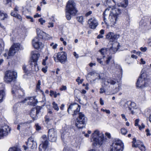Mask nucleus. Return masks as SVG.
I'll return each instance as SVG.
<instances>
[{
	"mask_svg": "<svg viewBox=\"0 0 151 151\" xmlns=\"http://www.w3.org/2000/svg\"><path fill=\"white\" fill-rule=\"evenodd\" d=\"M76 6L74 1L70 0L68 1L66 9V17L68 20L71 19V15L74 16L77 12Z\"/></svg>",
	"mask_w": 151,
	"mask_h": 151,
	"instance_id": "1",
	"label": "nucleus"
},
{
	"mask_svg": "<svg viewBox=\"0 0 151 151\" xmlns=\"http://www.w3.org/2000/svg\"><path fill=\"white\" fill-rule=\"evenodd\" d=\"M92 136L93 139L94 144L95 145L101 146L105 143L106 140L104 134L97 130L94 131Z\"/></svg>",
	"mask_w": 151,
	"mask_h": 151,
	"instance_id": "2",
	"label": "nucleus"
},
{
	"mask_svg": "<svg viewBox=\"0 0 151 151\" xmlns=\"http://www.w3.org/2000/svg\"><path fill=\"white\" fill-rule=\"evenodd\" d=\"M17 77V73L14 71L8 70L6 72L4 80L7 83L15 81Z\"/></svg>",
	"mask_w": 151,
	"mask_h": 151,
	"instance_id": "3",
	"label": "nucleus"
},
{
	"mask_svg": "<svg viewBox=\"0 0 151 151\" xmlns=\"http://www.w3.org/2000/svg\"><path fill=\"white\" fill-rule=\"evenodd\" d=\"M78 114V117L76 119V125L78 128L81 129L84 127V125L87 121V119L82 113H79Z\"/></svg>",
	"mask_w": 151,
	"mask_h": 151,
	"instance_id": "4",
	"label": "nucleus"
},
{
	"mask_svg": "<svg viewBox=\"0 0 151 151\" xmlns=\"http://www.w3.org/2000/svg\"><path fill=\"white\" fill-rule=\"evenodd\" d=\"M66 53L63 51L58 52L54 55L53 58L56 62L59 61L62 64H64L67 60Z\"/></svg>",
	"mask_w": 151,
	"mask_h": 151,
	"instance_id": "5",
	"label": "nucleus"
},
{
	"mask_svg": "<svg viewBox=\"0 0 151 151\" xmlns=\"http://www.w3.org/2000/svg\"><path fill=\"white\" fill-rule=\"evenodd\" d=\"M80 106L76 103L71 104L68 109V112L73 116L78 114L80 110Z\"/></svg>",
	"mask_w": 151,
	"mask_h": 151,
	"instance_id": "6",
	"label": "nucleus"
},
{
	"mask_svg": "<svg viewBox=\"0 0 151 151\" xmlns=\"http://www.w3.org/2000/svg\"><path fill=\"white\" fill-rule=\"evenodd\" d=\"M123 146L121 140L117 139L114 141L111 145L110 151H122Z\"/></svg>",
	"mask_w": 151,
	"mask_h": 151,
	"instance_id": "7",
	"label": "nucleus"
},
{
	"mask_svg": "<svg viewBox=\"0 0 151 151\" xmlns=\"http://www.w3.org/2000/svg\"><path fill=\"white\" fill-rule=\"evenodd\" d=\"M143 75V74H142L137 80L136 85L137 87L142 88L148 86L147 79L144 77Z\"/></svg>",
	"mask_w": 151,
	"mask_h": 151,
	"instance_id": "8",
	"label": "nucleus"
},
{
	"mask_svg": "<svg viewBox=\"0 0 151 151\" xmlns=\"http://www.w3.org/2000/svg\"><path fill=\"white\" fill-rule=\"evenodd\" d=\"M29 67L30 68L27 69L26 68V66H23L22 68L24 72L28 73L30 71H37L39 70L38 67L36 62H31L30 63Z\"/></svg>",
	"mask_w": 151,
	"mask_h": 151,
	"instance_id": "9",
	"label": "nucleus"
},
{
	"mask_svg": "<svg viewBox=\"0 0 151 151\" xmlns=\"http://www.w3.org/2000/svg\"><path fill=\"white\" fill-rule=\"evenodd\" d=\"M20 49V45L18 43L12 45L10 48L8 54V56L7 58H9V57L13 56L14 54Z\"/></svg>",
	"mask_w": 151,
	"mask_h": 151,
	"instance_id": "10",
	"label": "nucleus"
},
{
	"mask_svg": "<svg viewBox=\"0 0 151 151\" xmlns=\"http://www.w3.org/2000/svg\"><path fill=\"white\" fill-rule=\"evenodd\" d=\"M12 93L13 94H15L17 96H18L19 98L22 97L24 94L23 89H20V86L19 85L18 86L16 85H14L13 86Z\"/></svg>",
	"mask_w": 151,
	"mask_h": 151,
	"instance_id": "11",
	"label": "nucleus"
},
{
	"mask_svg": "<svg viewBox=\"0 0 151 151\" xmlns=\"http://www.w3.org/2000/svg\"><path fill=\"white\" fill-rule=\"evenodd\" d=\"M41 107L40 106H37L36 108H34L32 109L30 112V116L33 120L37 119V115L40 112Z\"/></svg>",
	"mask_w": 151,
	"mask_h": 151,
	"instance_id": "12",
	"label": "nucleus"
},
{
	"mask_svg": "<svg viewBox=\"0 0 151 151\" xmlns=\"http://www.w3.org/2000/svg\"><path fill=\"white\" fill-rule=\"evenodd\" d=\"M48 138L51 142H55L57 139V133L54 129H49L48 131Z\"/></svg>",
	"mask_w": 151,
	"mask_h": 151,
	"instance_id": "13",
	"label": "nucleus"
},
{
	"mask_svg": "<svg viewBox=\"0 0 151 151\" xmlns=\"http://www.w3.org/2000/svg\"><path fill=\"white\" fill-rule=\"evenodd\" d=\"M42 139L43 140L42 141V144H40L39 145V150L40 151H45L47 147L48 141L45 135L43 136Z\"/></svg>",
	"mask_w": 151,
	"mask_h": 151,
	"instance_id": "14",
	"label": "nucleus"
},
{
	"mask_svg": "<svg viewBox=\"0 0 151 151\" xmlns=\"http://www.w3.org/2000/svg\"><path fill=\"white\" fill-rule=\"evenodd\" d=\"M10 129L7 125H5L0 127V139L6 136L9 133Z\"/></svg>",
	"mask_w": 151,
	"mask_h": 151,
	"instance_id": "15",
	"label": "nucleus"
},
{
	"mask_svg": "<svg viewBox=\"0 0 151 151\" xmlns=\"http://www.w3.org/2000/svg\"><path fill=\"white\" fill-rule=\"evenodd\" d=\"M32 44L33 47L36 49H41L43 46V44L40 41L38 37H35L32 40Z\"/></svg>",
	"mask_w": 151,
	"mask_h": 151,
	"instance_id": "16",
	"label": "nucleus"
},
{
	"mask_svg": "<svg viewBox=\"0 0 151 151\" xmlns=\"http://www.w3.org/2000/svg\"><path fill=\"white\" fill-rule=\"evenodd\" d=\"M27 145L29 148L34 149L37 147V144L36 141L33 138L30 137L29 138L27 142Z\"/></svg>",
	"mask_w": 151,
	"mask_h": 151,
	"instance_id": "17",
	"label": "nucleus"
},
{
	"mask_svg": "<svg viewBox=\"0 0 151 151\" xmlns=\"http://www.w3.org/2000/svg\"><path fill=\"white\" fill-rule=\"evenodd\" d=\"M37 34L40 38L45 39H49L51 38V36L48 34L40 30L39 28L36 29Z\"/></svg>",
	"mask_w": 151,
	"mask_h": 151,
	"instance_id": "18",
	"label": "nucleus"
},
{
	"mask_svg": "<svg viewBox=\"0 0 151 151\" xmlns=\"http://www.w3.org/2000/svg\"><path fill=\"white\" fill-rule=\"evenodd\" d=\"M89 27L91 29H95L98 24L97 20L94 18H90L88 21Z\"/></svg>",
	"mask_w": 151,
	"mask_h": 151,
	"instance_id": "19",
	"label": "nucleus"
},
{
	"mask_svg": "<svg viewBox=\"0 0 151 151\" xmlns=\"http://www.w3.org/2000/svg\"><path fill=\"white\" fill-rule=\"evenodd\" d=\"M119 35L115 34L113 32H109L106 35V38L109 39L111 41H114L119 38Z\"/></svg>",
	"mask_w": 151,
	"mask_h": 151,
	"instance_id": "20",
	"label": "nucleus"
},
{
	"mask_svg": "<svg viewBox=\"0 0 151 151\" xmlns=\"http://www.w3.org/2000/svg\"><path fill=\"white\" fill-rule=\"evenodd\" d=\"M126 104H129L128 106L129 109L131 111V114H133L134 113V110L137 108L136 104L134 102H127Z\"/></svg>",
	"mask_w": 151,
	"mask_h": 151,
	"instance_id": "21",
	"label": "nucleus"
},
{
	"mask_svg": "<svg viewBox=\"0 0 151 151\" xmlns=\"http://www.w3.org/2000/svg\"><path fill=\"white\" fill-rule=\"evenodd\" d=\"M147 26V20L145 17H143L139 22V27L141 29H144Z\"/></svg>",
	"mask_w": 151,
	"mask_h": 151,
	"instance_id": "22",
	"label": "nucleus"
},
{
	"mask_svg": "<svg viewBox=\"0 0 151 151\" xmlns=\"http://www.w3.org/2000/svg\"><path fill=\"white\" fill-rule=\"evenodd\" d=\"M113 7V8H112L110 14L113 16L117 17V16L121 13V10L114 7Z\"/></svg>",
	"mask_w": 151,
	"mask_h": 151,
	"instance_id": "23",
	"label": "nucleus"
},
{
	"mask_svg": "<svg viewBox=\"0 0 151 151\" xmlns=\"http://www.w3.org/2000/svg\"><path fill=\"white\" fill-rule=\"evenodd\" d=\"M118 44L117 42L112 45V46L109 49L110 52L111 53L114 54L117 51L118 49Z\"/></svg>",
	"mask_w": 151,
	"mask_h": 151,
	"instance_id": "24",
	"label": "nucleus"
},
{
	"mask_svg": "<svg viewBox=\"0 0 151 151\" xmlns=\"http://www.w3.org/2000/svg\"><path fill=\"white\" fill-rule=\"evenodd\" d=\"M32 61L31 62H35L36 63L38 59V58L40 56V54L38 53H36L35 52H32Z\"/></svg>",
	"mask_w": 151,
	"mask_h": 151,
	"instance_id": "25",
	"label": "nucleus"
},
{
	"mask_svg": "<svg viewBox=\"0 0 151 151\" xmlns=\"http://www.w3.org/2000/svg\"><path fill=\"white\" fill-rule=\"evenodd\" d=\"M117 17L113 16L111 14H110L109 17V19L111 22V25H114L116 23Z\"/></svg>",
	"mask_w": 151,
	"mask_h": 151,
	"instance_id": "26",
	"label": "nucleus"
},
{
	"mask_svg": "<svg viewBox=\"0 0 151 151\" xmlns=\"http://www.w3.org/2000/svg\"><path fill=\"white\" fill-rule=\"evenodd\" d=\"M128 4V0H124V1L121 3H118L117 5L118 6H121L124 8L127 7Z\"/></svg>",
	"mask_w": 151,
	"mask_h": 151,
	"instance_id": "27",
	"label": "nucleus"
},
{
	"mask_svg": "<svg viewBox=\"0 0 151 151\" xmlns=\"http://www.w3.org/2000/svg\"><path fill=\"white\" fill-rule=\"evenodd\" d=\"M11 15L12 16H13L16 18L18 19L20 21H21L22 20L21 16L20 14H18L17 13H16V14H14V12L11 11Z\"/></svg>",
	"mask_w": 151,
	"mask_h": 151,
	"instance_id": "28",
	"label": "nucleus"
},
{
	"mask_svg": "<svg viewBox=\"0 0 151 151\" xmlns=\"http://www.w3.org/2000/svg\"><path fill=\"white\" fill-rule=\"evenodd\" d=\"M5 95V92L4 89L0 90V103L3 101Z\"/></svg>",
	"mask_w": 151,
	"mask_h": 151,
	"instance_id": "29",
	"label": "nucleus"
},
{
	"mask_svg": "<svg viewBox=\"0 0 151 151\" xmlns=\"http://www.w3.org/2000/svg\"><path fill=\"white\" fill-rule=\"evenodd\" d=\"M139 143H140L138 148L141 151H145L146 150L145 147L143 143L141 141H139Z\"/></svg>",
	"mask_w": 151,
	"mask_h": 151,
	"instance_id": "30",
	"label": "nucleus"
},
{
	"mask_svg": "<svg viewBox=\"0 0 151 151\" xmlns=\"http://www.w3.org/2000/svg\"><path fill=\"white\" fill-rule=\"evenodd\" d=\"M7 17V15L6 14L0 11V20H4Z\"/></svg>",
	"mask_w": 151,
	"mask_h": 151,
	"instance_id": "31",
	"label": "nucleus"
},
{
	"mask_svg": "<svg viewBox=\"0 0 151 151\" xmlns=\"http://www.w3.org/2000/svg\"><path fill=\"white\" fill-rule=\"evenodd\" d=\"M18 104H16L14 105L13 107V111L15 114L16 116L18 115V113L17 108L18 107Z\"/></svg>",
	"mask_w": 151,
	"mask_h": 151,
	"instance_id": "32",
	"label": "nucleus"
},
{
	"mask_svg": "<svg viewBox=\"0 0 151 151\" xmlns=\"http://www.w3.org/2000/svg\"><path fill=\"white\" fill-rule=\"evenodd\" d=\"M4 44L3 40L0 39V55L1 54V51L4 49Z\"/></svg>",
	"mask_w": 151,
	"mask_h": 151,
	"instance_id": "33",
	"label": "nucleus"
},
{
	"mask_svg": "<svg viewBox=\"0 0 151 151\" xmlns=\"http://www.w3.org/2000/svg\"><path fill=\"white\" fill-rule=\"evenodd\" d=\"M26 123H20L17 126V129L18 130H20L21 128H24V127L26 125Z\"/></svg>",
	"mask_w": 151,
	"mask_h": 151,
	"instance_id": "34",
	"label": "nucleus"
},
{
	"mask_svg": "<svg viewBox=\"0 0 151 151\" xmlns=\"http://www.w3.org/2000/svg\"><path fill=\"white\" fill-rule=\"evenodd\" d=\"M107 51V49L105 48H102L99 50L101 54L103 56V58H104L105 56L104 55L106 53Z\"/></svg>",
	"mask_w": 151,
	"mask_h": 151,
	"instance_id": "35",
	"label": "nucleus"
},
{
	"mask_svg": "<svg viewBox=\"0 0 151 151\" xmlns=\"http://www.w3.org/2000/svg\"><path fill=\"white\" fill-rule=\"evenodd\" d=\"M106 83H110L111 85H114L116 84V82L115 81L113 80L112 79H108L107 82L105 83V84H106Z\"/></svg>",
	"mask_w": 151,
	"mask_h": 151,
	"instance_id": "36",
	"label": "nucleus"
},
{
	"mask_svg": "<svg viewBox=\"0 0 151 151\" xmlns=\"http://www.w3.org/2000/svg\"><path fill=\"white\" fill-rule=\"evenodd\" d=\"M118 86L116 87L114 90V93H116L118 92L121 89V84L119 83L117 84Z\"/></svg>",
	"mask_w": 151,
	"mask_h": 151,
	"instance_id": "37",
	"label": "nucleus"
},
{
	"mask_svg": "<svg viewBox=\"0 0 151 151\" xmlns=\"http://www.w3.org/2000/svg\"><path fill=\"white\" fill-rule=\"evenodd\" d=\"M53 105V107L54 109L57 111L59 110V109L58 106V105L55 102H53L52 104Z\"/></svg>",
	"mask_w": 151,
	"mask_h": 151,
	"instance_id": "38",
	"label": "nucleus"
},
{
	"mask_svg": "<svg viewBox=\"0 0 151 151\" xmlns=\"http://www.w3.org/2000/svg\"><path fill=\"white\" fill-rule=\"evenodd\" d=\"M8 151H21L19 149L16 147H13L10 148Z\"/></svg>",
	"mask_w": 151,
	"mask_h": 151,
	"instance_id": "39",
	"label": "nucleus"
},
{
	"mask_svg": "<svg viewBox=\"0 0 151 151\" xmlns=\"http://www.w3.org/2000/svg\"><path fill=\"white\" fill-rule=\"evenodd\" d=\"M112 57L111 56H109L108 57L106 58V62L107 64H109L110 61L112 59Z\"/></svg>",
	"mask_w": 151,
	"mask_h": 151,
	"instance_id": "40",
	"label": "nucleus"
},
{
	"mask_svg": "<svg viewBox=\"0 0 151 151\" xmlns=\"http://www.w3.org/2000/svg\"><path fill=\"white\" fill-rule=\"evenodd\" d=\"M127 130L124 128H123L121 129V132L122 134L124 135H125L127 133Z\"/></svg>",
	"mask_w": 151,
	"mask_h": 151,
	"instance_id": "41",
	"label": "nucleus"
},
{
	"mask_svg": "<svg viewBox=\"0 0 151 151\" xmlns=\"http://www.w3.org/2000/svg\"><path fill=\"white\" fill-rule=\"evenodd\" d=\"M83 80V79H81L79 77H78L76 79V81L78 82V84L82 83Z\"/></svg>",
	"mask_w": 151,
	"mask_h": 151,
	"instance_id": "42",
	"label": "nucleus"
},
{
	"mask_svg": "<svg viewBox=\"0 0 151 151\" xmlns=\"http://www.w3.org/2000/svg\"><path fill=\"white\" fill-rule=\"evenodd\" d=\"M38 21L40 22V24L42 25L45 22V20L44 19H43L42 18H41L40 19H39Z\"/></svg>",
	"mask_w": 151,
	"mask_h": 151,
	"instance_id": "43",
	"label": "nucleus"
},
{
	"mask_svg": "<svg viewBox=\"0 0 151 151\" xmlns=\"http://www.w3.org/2000/svg\"><path fill=\"white\" fill-rule=\"evenodd\" d=\"M102 58H97V61L100 63V64L101 65L103 66H104V63L101 60Z\"/></svg>",
	"mask_w": 151,
	"mask_h": 151,
	"instance_id": "44",
	"label": "nucleus"
},
{
	"mask_svg": "<svg viewBox=\"0 0 151 151\" xmlns=\"http://www.w3.org/2000/svg\"><path fill=\"white\" fill-rule=\"evenodd\" d=\"M77 20L80 22H83V18L82 16H80L77 17Z\"/></svg>",
	"mask_w": 151,
	"mask_h": 151,
	"instance_id": "45",
	"label": "nucleus"
},
{
	"mask_svg": "<svg viewBox=\"0 0 151 151\" xmlns=\"http://www.w3.org/2000/svg\"><path fill=\"white\" fill-rule=\"evenodd\" d=\"M105 1L108 5H110L112 2H113L115 3L114 0H105Z\"/></svg>",
	"mask_w": 151,
	"mask_h": 151,
	"instance_id": "46",
	"label": "nucleus"
},
{
	"mask_svg": "<svg viewBox=\"0 0 151 151\" xmlns=\"http://www.w3.org/2000/svg\"><path fill=\"white\" fill-rule=\"evenodd\" d=\"M28 104L30 105L34 106H35L36 104V103H35V101H32L28 102Z\"/></svg>",
	"mask_w": 151,
	"mask_h": 151,
	"instance_id": "47",
	"label": "nucleus"
},
{
	"mask_svg": "<svg viewBox=\"0 0 151 151\" xmlns=\"http://www.w3.org/2000/svg\"><path fill=\"white\" fill-rule=\"evenodd\" d=\"M138 143H137V144L136 145V144H134V143H135L134 142L132 141V147H138V146H139V144H140V143H139V142Z\"/></svg>",
	"mask_w": 151,
	"mask_h": 151,
	"instance_id": "48",
	"label": "nucleus"
},
{
	"mask_svg": "<svg viewBox=\"0 0 151 151\" xmlns=\"http://www.w3.org/2000/svg\"><path fill=\"white\" fill-rule=\"evenodd\" d=\"M67 89V87L65 86H62L59 89L60 91H63Z\"/></svg>",
	"mask_w": 151,
	"mask_h": 151,
	"instance_id": "49",
	"label": "nucleus"
},
{
	"mask_svg": "<svg viewBox=\"0 0 151 151\" xmlns=\"http://www.w3.org/2000/svg\"><path fill=\"white\" fill-rule=\"evenodd\" d=\"M140 50L143 52H145L147 50V48L146 47H141L140 48Z\"/></svg>",
	"mask_w": 151,
	"mask_h": 151,
	"instance_id": "50",
	"label": "nucleus"
},
{
	"mask_svg": "<svg viewBox=\"0 0 151 151\" xmlns=\"http://www.w3.org/2000/svg\"><path fill=\"white\" fill-rule=\"evenodd\" d=\"M101 110L104 112H106V113L107 114H109L110 113V110H109L104 109H101Z\"/></svg>",
	"mask_w": 151,
	"mask_h": 151,
	"instance_id": "51",
	"label": "nucleus"
},
{
	"mask_svg": "<svg viewBox=\"0 0 151 151\" xmlns=\"http://www.w3.org/2000/svg\"><path fill=\"white\" fill-rule=\"evenodd\" d=\"M36 90L37 91H40V92H42V91L40 89V86L36 85Z\"/></svg>",
	"mask_w": 151,
	"mask_h": 151,
	"instance_id": "52",
	"label": "nucleus"
},
{
	"mask_svg": "<svg viewBox=\"0 0 151 151\" xmlns=\"http://www.w3.org/2000/svg\"><path fill=\"white\" fill-rule=\"evenodd\" d=\"M36 129L37 130H40L41 129V127L40 126H39L38 124H35Z\"/></svg>",
	"mask_w": 151,
	"mask_h": 151,
	"instance_id": "53",
	"label": "nucleus"
},
{
	"mask_svg": "<svg viewBox=\"0 0 151 151\" xmlns=\"http://www.w3.org/2000/svg\"><path fill=\"white\" fill-rule=\"evenodd\" d=\"M146 135L147 136H150L151 134L150 133V131L149 129H147L146 130Z\"/></svg>",
	"mask_w": 151,
	"mask_h": 151,
	"instance_id": "54",
	"label": "nucleus"
},
{
	"mask_svg": "<svg viewBox=\"0 0 151 151\" xmlns=\"http://www.w3.org/2000/svg\"><path fill=\"white\" fill-rule=\"evenodd\" d=\"M109 9H106L105 10V11H104V12L103 13V18H104V20H105V19H106L105 18V16L106 15V14H105V13L106 12L108 11H109Z\"/></svg>",
	"mask_w": 151,
	"mask_h": 151,
	"instance_id": "55",
	"label": "nucleus"
},
{
	"mask_svg": "<svg viewBox=\"0 0 151 151\" xmlns=\"http://www.w3.org/2000/svg\"><path fill=\"white\" fill-rule=\"evenodd\" d=\"M35 98L33 97H28L27 98H26L25 100H24V101H23L24 102H25V101H26L27 100H32V99H34Z\"/></svg>",
	"mask_w": 151,
	"mask_h": 151,
	"instance_id": "56",
	"label": "nucleus"
},
{
	"mask_svg": "<svg viewBox=\"0 0 151 151\" xmlns=\"http://www.w3.org/2000/svg\"><path fill=\"white\" fill-rule=\"evenodd\" d=\"M55 93V91L52 90H51L50 92V95L51 96H54Z\"/></svg>",
	"mask_w": 151,
	"mask_h": 151,
	"instance_id": "57",
	"label": "nucleus"
},
{
	"mask_svg": "<svg viewBox=\"0 0 151 151\" xmlns=\"http://www.w3.org/2000/svg\"><path fill=\"white\" fill-rule=\"evenodd\" d=\"M139 121V119H137L135 120V126H138V123Z\"/></svg>",
	"mask_w": 151,
	"mask_h": 151,
	"instance_id": "58",
	"label": "nucleus"
},
{
	"mask_svg": "<svg viewBox=\"0 0 151 151\" xmlns=\"http://www.w3.org/2000/svg\"><path fill=\"white\" fill-rule=\"evenodd\" d=\"M92 13V11H90L88 12H87L85 15L86 17H88L90 14H91Z\"/></svg>",
	"mask_w": 151,
	"mask_h": 151,
	"instance_id": "59",
	"label": "nucleus"
},
{
	"mask_svg": "<svg viewBox=\"0 0 151 151\" xmlns=\"http://www.w3.org/2000/svg\"><path fill=\"white\" fill-rule=\"evenodd\" d=\"M19 8V7L18 6H16L14 8V12H17L18 11Z\"/></svg>",
	"mask_w": 151,
	"mask_h": 151,
	"instance_id": "60",
	"label": "nucleus"
},
{
	"mask_svg": "<svg viewBox=\"0 0 151 151\" xmlns=\"http://www.w3.org/2000/svg\"><path fill=\"white\" fill-rule=\"evenodd\" d=\"M48 27L50 28V27H53V23L52 22H50L48 24Z\"/></svg>",
	"mask_w": 151,
	"mask_h": 151,
	"instance_id": "61",
	"label": "nucleus"
},
{
	"mask_svg": "<svg viewBox=\"0 0 151 151\" xmlns=\"http://www.w3.org/2000/svg\"><path fill=\"white\" fill-rule=\"evenodd\" d=\"M42 70L44 73H46L47 71V67H45V68H42Z\"/></svg>",
	"mask_w": 151,
	"mask_h": 151,
	"instance_id": "62",
	"label": "nucleus"
},
{
	"mask_svg": "<svg viewBox=\"0 0 151 151\" xmlns=\"http://www.w3.org/2000/svg\"><path fill=\"white\" fill-rule=\"evenodd\" d=\"M100 93H102L105 92V91L104 90V88H101L100 89Z\"/></svg>",
	"mask_w": 151,
	"mask_h": 151,
	"instance_id": "63",
	"label": "nucleus"
},
{
	"mask_svg": "<svg viewBox=\"0 0 151 151\" xmlns=\"http://www.w3.org/2000/svg\"><path fill=\"white\" fill-rule=\"evenodd\" d=\"M60 93H57L56 92H55L54 97L55 98L57 97L58 96H60Z\"/></svg>",
	"mask_w": 151,
	"mask_h": 151,
	"instance_id": "64",
	"label": "nucleus"
}]
</instances>
